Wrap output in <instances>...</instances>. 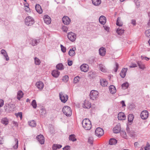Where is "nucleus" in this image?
<instances>
[{"mask_svg":"<svg viewBox=\"0 0 150 150\" xmlns=\"http://www.w3.org/2000/svg\"><path fill=\"white\" fill-rule=\"evenodd\" d=\"M82 124L83 127L86 130H89L91 128L92 125L91 122L88 119H84L83 120Z\"/></svg>","mask_w":150,"mask_h":150,"instance_id":"obj_1","label":"nucleus"},{"mask_svg":"<svg viewBox=\"0 0 150 150\" xmlns=\"http://www.w3.org/2000/svg\"><path fill=\"white\" fill-rule=\"evenodd\" d=\"M62 111L63 113L67 116H70L71 115V109L68 106H65L63 107Z\"/></svg>","mask_w":150,"mask_h":150,"instance_id":"obj_2","label":"nucleus"},{"mask_svg":"<svg viewBox=\"0 0 150 150\" xmlns=\"http://www.w3.org/2000/svg\"><path fill=\"white\" fill-rule=\"evenodd\" d=\"M34 23V19L31 16L27 17L25 20V23L26 25L31 26Z\"/></svg>","mask_w":150,"mask_h":150,"instance_id":"obj_3","label":"nucleus"},{"mask_svg":"<svg viewBox=\"0 0 150 150\" xmlns=\"http://www.w3.org/2000/svg\"><path fill=\"white\" fill-rule=\"evenodd\" d=\"M98 92L96 91L93 90L91 91L90 97L91 99L93 100H96L98 96Z\"/></svg>","mask_w":150,"mask_h":150,"instance_id":"obj_4","label":"nucleus"},{"mask_svg":"<svg viewBox=\"0 0 150 150\" xmlns=\"http://www.w3.org/2000/svg\"><path fill=\"white\" fill-rule=\"evenodd\" d=\"M59 97L61 101L63 103H65L68 99V96L62 92L59 93Z\"/></svg>","mask_w":150,"mask_h":150,"instance_id":"obj_5","label":"nucleus"},{"mask_svg":"<svg viewBox=\"0 0 150 150\" xmlns=\"http://www.w3.org/2000/svg\"><path fill=\"white\" fill-rule=\"evenodd\" d=\"M95 133L97 136L100 137L103 135L104 131L101 128L98 127L96 129Z\"/></svg>","mask_w":150,"mask_h":150,"instance_id":"obj_6","label":"nucleus"},{"mask_svg":"<svg viewBox=\"0 0 150 150\" xmlns=\"http://www.w3.org/2000/svg\"><path fill=\"white\" fill-rule=\"evenodd\" d=\"M67 37L70 41L73 42L75 40L76 36L74 33L72 32H70L67 34Z\"/></svg>","mask_w":150,"mask_h":150,"instance_id":"obj_7","label":"nucleus"},{"mask_svg":"<svg viewBox=\"0 0 150 150\" xmlns=\"http://www.w3.org/2000/svg\"><path fill=\"white\" fill-rule=\"evenodd\" d=\"M148 112L147 110L142 111L141 113L140 116L142 119L145 120L148 117Z\"/></svg>","mask_w":150,"mask_h":150,"instance_id":"obj_8","label":"nucleus"},{"mask_svg":"<svg viewBox=\"0 0 150 150\" xmlns=\"http://www.w3.org/2000/svg\"><path fill=\"white\" fill-rule=\"evenodd\" d=\"M121 129L120 124L118 123L113 128V131L114 133H118L120 132Z\"/></svg>","mask_w":150,"mask_h":150,"instance_id":"obj_9","label":"nucleus"},{"mask_svg":"<svg viewBox=\"0 0 150 150\" xmlns=\"http://www.w3.org/2000/svg\"><path fill=\"white\" fill-rule=\"evenodd\" d=\"M63 23L65 25H67L70 22L71 20L70 18L67 16H64L62 19Z\"/></svg>","mask_w":150,"mask_h":150,"instance_id":"obj_10","label":"nucleus"},{"mask_svg":"<svg viewBox=\"0 0 150 150\" xmlns=\"http://www.w3.org/2000/svg\"><path fill=\"white\" fill-rule=\"evenodd\" d=\"M80 68L82 71L86 72L88 71V66L86 64H83L81 66Z\"/></svg>","mask_w":150,"mask_h":150,"instance_id":"obj_11","label":"nucleus"},{"mask_svg":"<svg viewBox=\"0 0 150 150\" xmlns=\"http://www.w3.org/2000/svg\"><path fill=\"white\" fill-rule=\"evenodd\" d=\"M106 52L105 49L103 47H101L99 50V54L101 56H104Z\"/></svg>","mask_w":150,"mask_h":150,"instance_id":"obj_12","label":"nucleus"},{"mask_svg":"<svg viewBox=\"0 0 150 150\" xmlns=\"http://www.w3.org/2000/svg\"><path fill=\"white\" fill-rule=\"evenodd\" d=\"M44 20L45 22L47 24H50L51 22V18L48 15L44 16Z\"/></svg>","mask_w":150,"mask_h":150,"instance_id":"obj_13","label":"nucleus"},{"mask_svg":"<svg viewBox=\"0 0 150 150\" xmlns=\"http://www.w3.org/2000/svg\"><path fill=\"white\" fill-rule=\"evenodd\" d=\"M127 71V68H123L122 69L120 73V75L122 78H123L125 77Z\"/></svg>","mask_w":150,"mask_h":150,"instance_id":"obj_14","label":"nucleus"},{"mask_svg":"<svg viewBox=\"0 0 150 150\" xmlns=\"http://www.w3.org/2000/svg\"><path fill=\"white\" fill-rule=\"evenodd\" d=\"M117 118L119 120H123L125 119L126 116L123 112H120L118 115Z\"/></svg>","mask_w":150,"mask_h":150,"instance_id":"obj_15","label":"nucleus"},{"mask_svg":"<svg viewBox=\"0 0 150 150\" xmlns=\"http://www.w3.org/2000/svg\"><path fill=\"white\" fill-rule=\"evenodd\" d=\"M36 86L38 88L41 90L43 89L44 85L42 82L40 81H39L36 83Z\"/></svg>","mask_w":150,"mask_h":150,"instance_id":"obj_16","label":"nucleus"},{"mask_svg":"<svg viewBox=\"0 0 150 150\" xmlns=\"http://www.w3.org/2000/svg\"><path fill=\"white\" fill-rule=\"evenodd\" d=\"M99 21L100 23L103 25H104L106 21V18L104 16H101L99 18Z\"/></svg>","mask_w":150,"mask_h":150,"instance_id":"obj_17","label":"nucleus"},{"mask_svg":"<svg viewBox=\"0 0 150 150\" xmlns=\"http://www.w3.org/2000/svg\"><path fill=\"white\" fill-rule=\"evenodd\" d=\"M60 72L56 70H53L52 72V76L55 78L58 77L59 75Z\"/></svg>","mask_w":150,"mask_h":150,"instance_id":"obj_18","label":"nucleus"},{"mask_svg":"<svg viewBox=\"0 0 150 150\" xmlns=\"http://www.w3.org/2000/svg\"><path fill=\"white\" fill-rule=\"evenodd\" d=\"M35 8L36 11L39 13L41 14L42 13V11L40 6L38 4H36Z\"/></svg>","mask_w":150,"mask_h":150,"instance_id":"obj_19","label":"nucleus"},{"mask_svg":"<svg viewBox=\"0 0 150 150\" xmlns=\"http://www.w3.org/2000/svg\"><path fill=\"white\" fill-rule=\"evenodd\" d=\"M109 89L110 93L112 94L115 93L116 91L115 88L113 85H110L109 87Z\"/></svg>","mask_w":150,"mask_h":150,"instance_id":"obj_20","label":"nucleus"},{"mask_svg":"<svg viewBox=\"0 0 150 150\" xmlns=\"http://www.w3.org/2000/svg\"><path fill=\"white\" fill-rule=\"evenodd\" d=\"M1 53L5 57V59L6 61L9 60V57L8 56L5 50L4 49L2 50L1 51Z\"/></svg>","mask_w":150,"mask_h":150,"instance_id":"obj_21","label":"nucleus"},{"mask_svg":"<svg viewBox=\"0 0 150 150\" xmlns=\"http://www.w3.org/2000/svg\"><path fill=\"white\" fill-rule=\"evenodd\" d=\"M140 150H150V145L149 143L147 142L145 146H142Z\"/></svg>","mask_w":150,"mask_h":150,"instance_id":"obj_22","label":"nucleus"},{"mask_svg":"<svg viewBox=\"0 0 150 150\" xmlns=\"http://www.w3.org/2000/svg\"><path fill=\"white\" fill-rule=\"evenodd\" d=\"M76 49L75 47H73L71 49H70L69 52V55L71 57L74 56L75 54L74 51Z\"/></svg>","mask_w":150,"mask_h":150,"instance_id":"obj_23","label":"nucleus"},{"mask_svg":"<svg viewBox=\"0 0 150 150\" xmlns=\"http://www.w3.org/2000/svg\"><path fill=\"white\" fill-rule=\"evenodd\" d=\"M23 95V92L20 90L17 93V98L18 100H20L22 98Z\"/></svg>","mask_w":150,"mask_h":150,"instance_id":"obj_24","label":"nucleus"},{"mask_svg":"<svg viewBox=\"0 0 150 150\" xmlns=\"http://www.w3.org/2000/svg\"><path fill=\"white\" fill-rule=\"evenodd\" d=\"M91 103L88 101H86L83 105V108H89L91 107Z\"/></svg>","mask_w":150,"mask_h":150,"instance_id":"obj_25","label":"nucleus"},{"mask_svg":"<svg viewBox=\"0 0 150 150\" xmlns=\"http://www.w3.org/2000/svg\"><path fill=\"white\" fill-rule=\"evenodd\" d=\"M62 147L61 145L57 144H54L52 146V149L53 150H56L57 149H59Z\"/></svg>","mask_w":150,"mask_h":150,"instance_id":"obj_26","label":"nucleus"},{"mask_svg":"<svg viewBox=\"0 0 150 150\" xmlns=\"http://www.w3.org/2000/svg\"><path fill=\"white\" fill-rule=\"evenodd\" d=\"M93 4L95 6H99L101 3V0H92Z\"/></svg>","mask_w":150,"mask_h":150,"instance_id":"obj_27","label":"nucleus"},{"mask_svg":"<svg viewBox=\"0 0 150 150\" xmlns=\"http://www.w3.org/2000/svg\"><path fill=\"white\" fill-rule=\"evenodd\" d=\"M46 114V111L45 109L44 108H42L40 110V115L42 117L45 116Z\"/></svg>","mask_w":150,"mask_h":150,"instance_id":"obj_28","label":"nucleus"},{"mask_svg":"<svg viewBox=\"0 0 150 150\" xmlns=\"http://www.w3.org/2000/svg\"><path fill=\"white\" fill-rule=\"evenodd\" d=\"M39 42V40H37L32 39L30 41V44L33 46H35L37 45Z\"/></svg>","mask_w":150,"mask_h":150,"instance_id":"obj_29","label":"nucleus"},{"mask_svg":"<svg viewBox=\"0 0 150 150\" xmlns=\"http://www.w3.org/2000/svg\"><path fill=\"white\" fill-rule=\"evenodd\" d=\"M99 67L100 70L103 72H105L106 71V69L105 67L102 64H100L99 65Z\"/></svg>","mask_w":150,"mask_h":150,"instance_id":"obj_30","label":"nucleus"},{"mask_svg":"<svg viewBox=\"0 0 150 150\" xmlns=\"http://www.w3.org/2000/svg\"><path fill=\"white\" fill-rule=\"evenodd\" d=\"M100 83L103 86H107L108 84L107 81L105 79L100 80Z\"/></svg>","mask_w":150,"mask_h":150,"instance_id":"obj_31","label":"nucleus"},{"mask_svg":"<svg viewBox=\"0 0 150 150\" xmlns=\"http://www.w3.org/2000/svg\"><path fill=\"white\" fill-rule=\"evenodd\" d=\"M57 69L59 70H62L64 69V67L62 63H59L56 66Z\"/></svg>","mask_w":150,"mask_h":150,"instance_id":"obj_32","label":"nucleus"},{"mask_svg":"<svg viewBox=\"0 0 150 150\" xmlns=\"http://www.w3.org/2000/svg\"><path fill=\"white\" fill-rule=\"evenodd\" d=\"M36 139L38 141H44L45 140L44 136L42 134L38 135L36 137Z\"/></svg>","mask_w":150,"mask_h":150,"instance_id":"obj_33","label":"nucleus"},{"mask_svg":"<svg viewBox=\"0 0 150 150\" xmlns=\"http://www.w3.org/2000/svg\"><path fill=\"white\" fill-rule=\"evenodd\" d=\"M134 118V116L132 114H129L128 116V121L129 122H132Z\"/></svg>","mask_w":150,"mask_h":150,"instance_id":"obj_34","label":"nucleus"},{"mask_svg":"<svg viewBox=\"0 0 150 150\" xmlns=\"http://www.w3.org/2000/svg\"><path fill=\"white\" fill-rule=\"evenodd\" d=\"M125 30L123 29L118 28L116 30V32L119 35H121L124 33Z\"/></svg>","mask_w":150,"mask_h":150,"instance_id":"obj_35","label":"nucleus"},{"mask_svg":"<svg viewBox=\"0 0 150 150\" xmlns=\"http://www.w3.org/2000/svg\"><path fill=\"white\" fill-rule=\"evenodd\" d=\"M69 139L70 141H76L77 139L75 135L73 134L69 135Z\"/></svg>","mask_w":150,"mask_h":150,"instance_id":"obj_36","label":"nucleus"},{"mask_svg":"<svg viewBox=\"0 0 150 150\" xmlns=\"http://www.w3.org/2000/svg\"><path fill=\"white\" fill-rule=\"evenodd\" d=\"M120 134L121 136L125 139H127V136L126 132L125 131L122 130L120 132Z\"/></svg>","mask_w":150,"mask_h":150,"instance_id":"obj_37","label":"nucleus"},{"mask_svg":"<svg viewBox=\"0 0 150 150\" xmlns=\"http://www.w3.org/2000/svg\"><path fill=\"white\" fill-rule=\"evenodd\" d=\"M129 86L128 83L127 82H126L122 84V89H125L127 88Z\"/></svg>","mask_w":150,"mask_h":150,"instance_id":"obj_38","label":"nucleus"},{"mask_svg":"<svg viewBox=\"0 0 150 150\" xmlns=\"http://www.w3.org/2000/svg\"><path fill=\"white\" fill-rule=\"evenodd\" d=\"M137 64L140 69H144L145 68L144 65L141 62L138 61Z\"/></svg>","mask_w":150,"mask_h":150,"instance_id":"obj_39","label":"nucleus"},{"mask_svg":"<svg viewBox=\"0 0 150 150\" xmlns=\"http://www.w3.org/2000/svg\"><path fill=\"white\" fill-rule=\"evenodd\" d=\"M120 18L118 17L117 19L116 24L117 25L119 26H121L123 24L122 22H120Z\"/></svg>","mask_w":150,"mask_h":150,"instance_id":"obj_40","label":"nucleus"},{"mask_svg":"<svg viewBox=\"0 0 150 150\" xmlns=\"http://www.w3.org/2000/svg\"><path fill=\"white\" fill-rule=\"evenodd\" d=\"M29 125L31 127H35L36 126V122L33 120H32L28 122Z\"/></svg>","mask_w":150,"mask_h":150,"instance_id":"obj_41","label":"nucleus"},{"mask_svg":"<svg viewBox=\"0 0 150 150\" xmlns=\"http://www.w3.org/2000/svg\"><path fill=\"white\" fill-rule=\"evenodd\" d=\"M34 61L36 65H39L40 63V60L36 57L34 58Z\"/></svg>","mask_w":150,"mask_h":150,"instance_id":"obj_42","label":"nucleus"},{"mask_svg":"<svg viewBox=\"0 0 150 150\" xmlns=\"http://www.w3.org/2000/svg\"><path fill=\"white\" fill-rule=\"evenodd\" d=\"M1 122L3 124L6 125L8 124V121L7 119L6 118H4L2 119Z\"/></svg>","mask_w":150,"mask_h":150,"instance_id":"obj_43","label":"nucleus"},{"mask_svg":"<svg viewBox=\"0 0 150 150\" xmlns=\"http://www.w3.org/2000/svg\"><path fill=\"white\" fill-rule=\"evenodd\" d=\"M80 80V77L79 76H76L74 79L73 82L74 83H78Z\"/></svg>","mask_w":150,"mask_h":150,"instance_id":"obj_44","label":"nucleus"},{"mask_svg":"<svg viewBox=\"0 0 150 150\" xmlns=\"http://www.w3.org/2000/svg\"><path fill=\"white\" fill-rule=\"evenodd\" d=\"M31 105L34 108H36L37 107V104L35 100H33L32 103Z\"/></svg>","mask_w":150,"mask_h":150,"instance_id":"obj_45","label":"nucleus"},{"mask_svg":"<svg viewBox=\"0 0 150 150\" xmlns=\"http://www.w3.org/2000/svg\"><path fill=\"white\" fill-rule=\"evenodd\" d=\"M68 76L66 75L63 77L62 78V80L65 82H67L68 80Z\"/></svg>","mask_w":150,"mask_h":150,"instance_id":"obj_46","label":"nucleus"},{"mask_svg":"<svg viewBox=\"0 0 150 150\" xmlns=\"http://www.w3.org/2000/svg\"><path fill=\"white\" fill-rule=\"evenodd\" d=\"M145 34L146 36L150 37V29L148 30L145 31Z\"/></svg>","mask_w":150,"mask_h":150,"instance_id":"obj_47","label":"nucleus"},{"mask_svg":"<svg viewBox=\"0 0 150 150\" xmlns=\"http://www.w3.org/2000/svg\"><path fill=\"white\" fill-rule=\"evenodd\" d=\"M60 47L62 51L64 53L66 52V47H64L62 45H61Z\"/></svg>","mask_w":150,"mask_h":150,"instance_id":"obj_48","label":"nucleus"},{"mask_svg":"<svg viewBox=\"0 0 150 150\" xmlns=\"http://www.w3.org/2000/svg\"><path fill=\"white\" fill-rule=\"evenodd\" d=\"M118 67V64L117 62H115V67L114 69V70L115 72H116L117 71Z\"/></svg>","mask_w":150,"mask_h":150,"instance_id":"obj_49","label":"nucleus"},{"mask_svg":"<svg viewBox=\"0 0 150 150\" xmlns=\"http://www.w3.org/2000/svg\"><path fill=\"white\" fill-rule=\"evenodd\" d=\"M62 30L64 32L66 33L68 30V28L66 26H64L62 27Z\"/></svg>","mask_w":150,"mask_h":150,"instance_id":"obj_50","label":"nucleus"},{"mask_svg":"<svg viewBox=\"0 0 150 150\" xmlns=\"http://www.w3.org/2000/svg\"><path fill=\"white\" fill-rule=\"evenodd\" d=\"M54 129L53 127H50V132L51 134H53L54 133Z\"/></svg>","mask_w":150,"mask_h":150,"instance_id":"obj_51","label":"nucleus"},{"mask_svg":"<svg viewBox=\"0 0 150 150\" xmlns=\"http://www.w3.org/2000/svg\"><path fill=\"white\" fill-rule=\"evenodd\" d=\"M117 143V141H109V144L110 145H115Z\"/></svg>","mask_w":150,"mask_h":150,"instance_id":"obj_52","label":"nucleus"},{"mask_svg":"<svg viewBox=\"0 0 150 150\" xmlns=\"http://www.w3.org/2000/svg\"><path fill=\"white\" fill-rule=\"evenodd\" d=\"M70 147L69 146H67L63 148V150H70Z\"/></svg>","mask_w":150,"mask_h":150,"instance_id":"obj_53","label":"nucleus"},{"mask_svg":"<svg viewBox=\"0 0 150 150\" xmlns=\"http://www.w3.org/2000/svg\"><path fill=\"white\" fill-rule=\"evenodd\" d=\"M17 116H19L20 117L21 119L22 118V113L21 112H18V113L17 114Z\"/></svg>","mask_w":150,"mask_h":150,"instance_id":"obj_54","label":"nucleus"},{"mask_svg":"<svg viewBox=\"0 0 150 150\" xmlns=\"http://www.w3.org/2000/svg\"><path fill=\"white\" fill-rule=\"evenodd\" d=\"M4 103V100L2 99H0V108L2 107Z\"/></svg>","mask_w":150,"mask_h":150,"instance_id":"obj_55","label":"nucleus"},{"mask_svg":"<svg viewBox=\"0 0 150 150\" xmlns=\"http://www.w3.org/2000/svg\"><path fill=\"white\" fill-rule=\"evenodd\" d=\"M18 141H16V144L14 146H13V148L14 149H17L18 147Z\"/></svg>","mask_w":150,"mask_h":150,"instance_id":"obj_56","label":"nucleus"},{"mask_svg":"<svg viewBox=\"0 0 150 150\" xmlns=\"http://www.w3.org/2000/svg\"><path fill=\"white\" fill-rule=\"evenodd\" d=\"M73 62L72 61L68 60V64L69 66H71Z\"/></svg>","mask_w":150,"mask_h":150,"instance_id":"obj_57","label":"nucleus"},{"mask_svg":"<svg viewBox=\"0 0 150 150\" xmlns=\"http://www.w3.org/2000/svg\"><path fill=\"white\" fill-rule=\"evenodd\" d=\"M120 103L122 105V107H125L126 105L125 104V101L123 100H122L120 102Z\"/></svg>","mask_w":150,"mask_h":150,"instance_id":"obj_58","label":"nucleus"},{"mask_svg":"<svg viewBox=\"0 0 150 150\" xmlns=\"http://www.w3.org/2000/svg\"><path fill=\"white\" fill-rule=\"evenodd\" d=\"M129 67L130 68L135 67H137V65L135 64H132Z\"/></svg>","mask_w":150,"mask_h":150,"instance_id":"obj_59","label":"nucleus"},{"mask_svg":"<svg viewBox=\"0 0 150 150\" xmlns=\"http://www.w3.org/2000/svg\"><path fill=\"white\" fill-rule=\"evenodd\" d=\"M131 23L134 25H136V21L135 20L132 19L131 20Z\"/></svg>","mask_w":150,"mask_h":150,"instance_id":"obj_60","label":"nucleus"},{"mask_svg":"<svg viewBox=\"0 0 150 150\" xmlns=\"http://www.w3.org/2000/svg\"><path fill=\"white\" fill-rule=\"evenodd\" d=\"M103 27H104V28L107 31H108L109 30V28L107 26H106V25L105 26H103Z\"/></svg>","mask_w":150,"mask_h":150,"instance_id":"obj_61","label":"nucleus"},{"mask_svg":"<svg viewBox=\"0 0 150 150\" xmlns=\"http://www.w3.org/2000/svg\"><path fill=\"white\" fill-rule=\"evenodd\" d=\"M93 138L92 137H89L88 139V141H93Z\"/></svg>","mask_w":150,"mask_h":150,"instance_id":"obj_62","label":"nucleus"},{"mask_svg":"<svg viewBox=\"0 0 150 150\" xmlns=\"http://www.w3.org/2000/svg\"><path fill=\"white\" fill-rule=\"evenodd\" d=\"M138 144V143L137 142H136L134 143V145L135 147H137Z\"/></svg>","mask_w":150,"mask_h":150,"instance_id":"obj_63","label":"nucleus"},{"mask_svg":"<svg viewBox=\"0 0 150 150\" xmlns=\"http://www.w3.org/2000/svg\"><path fill=\"white\" fill-rule=\"evenodd\" d=\"M28 4L27 3H25L24 4V6L26 7H27L28 9H29V7H28Z\"/></svg>","mask_w":150,"mask_h":150,"instance_id":"obj_64","label":"nucleus"}]
</instances>
